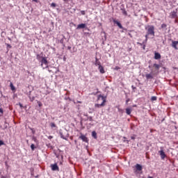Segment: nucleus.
Masks as SVG:
<instances>
[{
  "mask_svg": "<svg viewBox=\"0 0 178 178\" xmlns=\"http://www.w3.org/2000/svg\"><path fill=\"white\" fill-rule=\"evenodd\" d=\"M97 101H102L101 104H95V108H101L105 106V102H106V97H104L102 95H99L97 97Z\"/></svg>",
  "mask_w": 178,
  "mask_h": 178,
  "instance_id": "obj_1",
  "label": "nucleus"
},
{
  "mask_svg": "<svg viewBox=\"0 0 178 178\" xmlns=\"http://www.w3.org/2000/svg\"><path fill=\"white\" fill-rule=\"evenodd\" d=\"M145 30L147 31V35H152V37H155V26L153 25H149L145 27Z\"/></svg>",
  "mask_w": 178,
  "mask_h": 178,
  "instance_id": "obj_2",
  "label": "nucleus"
},
{
  "mask_svg": "<svg viewBox=\"0 0 178 178\" xmlns=\"http://www.w3.org/2000/svg\"><path fill=\"white\" fill-rule=\"evenodd\" d=\"M40 62V66L42 67V69H48V64L49 63L48 62V60H47V57H42Z\"/></svg>",
  "mask_w": 178,
  "mask_h": 178,
  "instance_id": "obj_3",
  "label": "nucleus"
},
{
  "mask_svg": "<svg viewBox=\"0 0 178 178\" xmlns=\"http://www.w3.org/2000/svg\"><path fill=\"white\" fill-rule=\"evenodd\" d=\"M120 9L124 16H127V11H126V8H124V4H122L120 7Z\"/></svg>",
  "mask_w": 178,
  "mask_h": 178,
  "instance_id": "obj_4",
  "label": "nucleus"
},
{
  "mask_svg": "<svg viewBox=\"0 0 178 178\" xmlns=\"http://www.w3.org/2000/svg\"><path fill=\"white\" fill-rule=\"evenodd\" d=\"M79 139L82 140V141H83V143H88V138H87L85 135H83V134H81V136H79Z\"/></svg>",
  "mask_w": 178,
  "mask_h": 178,
  "instance_id": "obj_5",
  "label": "nucleus"
},
{
  "mask_svg": "<svg viewBox=\"0 0 178 178\" xmlns=\"http://www.w3.org/2000/svg\"><path fill=\"white\" fill-rule=\"evenodd\" d=\"M159 154L161 159H165V158H166V154H165V152H163V149H162V147L161 148V150L159 151Z\"/></svg>",
  "mask_w": 178,
  "mask_h": 178,
  "instance_id": "obj_6",
  "label": "nucleus"
},
{
  "mask_svg": "<svg viewBox=\"0 0 178 178\" xmlns=\"http://www.w3.org/2000/svg\"><path fill=\"white\" fill-rule=\"evenodd\" d=\"M113 23H114V24H116L118 26V27H119V29H123V26L119 21H118L116 19H113Z\"/></svg>",
  "mask_w": 178,
  "mask_h": 178,
  "instance_id": "obj_7",
  "label": "nucleus"
},
{
  "mask_svg": "<svg viewBox=\"0 0 178 178\" xmlns=\"http://www.w3.org/2000/svg\"><path fill=\"white\" fill-rule=\"evenodd\" d=\"M51 170H59V167L58 166V164L54 163L51 165Z\"/></svg>",
  "mask_w": 178,
  "mask_h": 178,
  "instance_id": "obj_8",
  "label": "nucleus"
},
{
  "mask_svg": "<svg viewBox=\"0 0 178 178\" xmlns=\"http://www.w3.org/2000/svg\"><path fill=\"white\" fill-rule=\"evenodd\" d=\"M87 25L86 24H80L77 26L76 30H81V29H86Z\"/></svg>",
  "mask_w": 178,
  "mask_h": 178,
  "instance_id": "obj_9",
  "label": "nucleus"
},
{
  "mask_svg": "<svg viewBox=\"0 0 178 178\" xmlns=\"http://www.w3.org/2000/svg\"><path fill=\"white\" fill-rule=\"evenodd\" d=\"M161 54H159V52L154 53V59H156V60L161 59Z\"/></svg>",
  "mask_w": 178,
  "mask_h": 178,
  "instance_id": "obj_10",
  "label": "nucleus"
},
{
  "mask_svg": "<svg viewBox=\"0 0 178 178\" xmlns=\"http://www.w3.org/2000/svg\"><path fill=\"white\" fill-rule=\"evenodd\" d=\"M177 42L175 40H172V44H171V47H172V48H175V49H178V47H177Z\"/></svg>",
  "mask_w": 178,
  "mask_h": 178,
  "instance_id": "obj_11",
  "label": "nucleus"
},
{
  "mask_svg": "<svg viewBox=\"0 0 178 178\" xmlns=\"http://www.w3.org/2000/svg\"><path fill=\"white\" fill-rule=\"evenodd\" d=\"M136 168L137 170H138V172H141V170H143V165L140 164H136Z\"/></svg>",
  "mask_w": 178,
  "mask_h": 178,
  "instance_id": "obj_12",
  "label": "nucleus"
},
{
  "mask_svg": "<svg viewBox=\"0 0 178 178\" xmlns=\"http://www.w3.org/2000/svg\"><path fill=\"white\" fill-rule=\"evenodd\" d=\"M145 77H146L147 80H150L151 79H154V76H152V73L146 74Z\"/></svg>",
  "mask_w": 178,
  "mask_h": 178,
  "instance_id": "obj_13",
  "label": "nucleus"
},
{
  "mask_svg": "<svg viewBox=\"0 0 178 178\" xmlns=\"http://www.w3.org/2000/svg\"><path fill=\"white\" fill-rule=\"evenodd\" d=\"M99 70V72L102 74H104V73H105V70L104 69V67H102V65H99V67H98Z\"/></svg>",
  "mask_w": 178,
  "mask_h": 178,
  "instance_id": "obj_14",
  "label": "nucleus"
},
{
  "mask_svg": "<svg viewBox=\"0 0 178 178\" xmlns=\"http://www.w3.org/2000/svg\"><path fill=\"white\" fill-rule=\"evenodd\" d=\"M176 11H172L171 13H170V17L172 19H175L176 18V17L177 16V14H176Z\"/></svg>",
  "mask_w": 178,
  "mask_h": 178,
  "instance_id": "obj_15",
  "label": "nucleus"
},
{
  "mask_svg": "<svg viewBox=\"0 0 178 178\" xmlns=\"http://www.w3.org/2000/svg\"><path fill=\"white\" fill-rule=\"evenodd\" d=\"M95 66H101V62H99V60L96 57L95 58Z\"/></svg>",
  "mask_w": 178,
  "mask_h": 178,
  "instance_id": "obj_16",
  "label": "nucleus"
},
{
  "mask_svg": "<svg viewBox=\"0 0 178 178\" xmlns=\"http://www.w3.org/2000/svg\"><path fill=\"white\" fill-rule=\"evenodd\" d=\"M92 137H93L95 140H97V138H98V136H97V132L95 131H92Z\"/></svg>",
  "mask_w": 178,
  "mask_h": 178,
  "instance_id": "obj_17",
  "label": "nucleus"
},
{
  "mask_svg": "<svg viewBox=\"0 0 178 178\" xmlns=\"http://www.w3.org/2000/svg\"><path fill=\"white\" fill-rule=\"evenodd\" d=\"M126 113H127V115H131V108H126Z\"/></svg>",
  "mask_w": 178,
  "mask_h": 178,
  "instance_id": "obj_18",
  "label": "nucleus"
},
{
  "mask_svg": "<svg viewBox=\"0 0 178 178\" xmlns=\"http://www.w3.org/2000/svg\"><path fill=\"white\" fill-rule=\"evenodd\" d=\"M65 36H63V38L60 40V44H62L63 47H65Z\"/></svg>",
  "mask_w": 178,
  "mask_h": 178,
  "instance_id": "obj_19",
  "label": "nucleus"
},
{
  "mask_svg": "<svg viewBox=\"0 0 178 178\" xmlns=\"http://www.w3.org/2000/svg\"><path fill=\"white\" fill-rule=\"evenodd\" d=\"M42 58H44V57L40 55V54H37V56H36V59H37L39 62H40V60L42 59Z\"/></svg>",
  "mask_w": 178,
  "mask_h": 178,
  "instance_id": "obj_20",
  "label": "nucleus"
},
{
  "mask_svg": "<svg viewBox=\"0 0 178 178\" xmlns=\"http://www.w3.org/2000/svg\"><path fill=\"white\" fill-rule=\"evenodd\" d=\"M10 87L12 91H15V90H16V88L15 87V86H13V83L12 82H10Z\"/></svg>",
  "mask_w": 178,
  "mask_h": 178,
  "instance_id": "obj_21",
  "label": "nucleus"
},
{
  "mask_svg": "<svg viewBox=\"0 0 178 178\" xmlns=\"http://www.w3.org/2000/svg\"><path fill=\"white\" fill-rule=\"evenodd\" d=\"M153 67H155V69H156V70H159V67H161V65H159V64H154Z\"/></svg>",
  "mask_w": 178,
  "mask_h": 178,
  "instance_id": "obj_22",
  "label": "nucleus"
},
{
  "mask_svg": "<svg viewBox=\"0 0 178 178\" xmlns=\"http://www.w3.org/2000/svg\"><path fill=\"white\" fill-rule=\"evenodd\" d=\"M50 127H51V129H55V128H56V124H55V122H51V123H50Z\"/></svg>",
  "mask_w": 178,
  "mask_h": 178,
  "instance_id": "obj_23",
  "label": "nucleus"
},
{
  "mask_svg": "<svg viewBox=\"0 0 178 178\" xmlns=\"http://www.w3.org/2000/svg\"><path fill=\"white\" fill-rule=\"evenodd\" d=\"M60 138H63V140H67V138L63 136V133H62L61 131H60Z\"/></svg>",
  "mask_w": 178,
  "mask_h": 178,
  "instance_id": "obj_24",
  "label": "nucleus"
},
{
  "mask_svg": "<svg viewBox=\"0 0 178 178\" xmlns=\"http://www.w3.org/2000/svg\"><path fill=\"white\" fill-rule=\"evenodd\" d=\"M9 126V123H8L6 121L4 122V130L8 129Z\"/></svg>",
  "mask_w": 178,
  "mask_h": 178,
  "instance_id": "obj_25",
  "label": "nucleus"
},
{
  "mask_svg": "<svg viewBox=\"0 0 178 178\" xmlns=\"http://www.w3.org/2000/svg\"><path fill=\"white\" fill-rule=\"evenodd\" d=\"M29 99H30L31 102H33V101H34L35 99V97L34 96H33V97L29 96Z\"/></svg>",
  "mask_w": 178,
  "mask_h": 178,
  "instance_id": "obj_26",
  "label": "nucleus"
},
{
  "mask_svg": "<svg viewBox=\"0 0 178 178\" xmlns=\"http://www.w3.org/2000/svg\"><path fill=\"white\" fill-rule=\"evenodd\" d=\"M156 99H158V97H156V96H152L151 97V101H156Z\"/></svg>",
  "mask_w": 178,
  "mask_h": 178,
  "instance_id": "obj_27",
  "label": "nucleus"
},
{
  "mask_svg": "<svg viewBox=\"0 0 178 178\" xmlns=\"http://www.w3.org/2000/svg\"><path fill=\"white\" fill-rule=\"evenodd\" d=\"M167 25L165 24H161V29L163 30H166Z\"/></svg>",
  "mask_w": 178,
  "mask_h": 178,
  "instance_id": "obj_28",
  "label": "nucleus"
},
{
  "mask_svg": "<svg viewBox=\"0 0 178 178\" xmlns=\"http://www.w3.org/2000/svg\"><path fill=\"white\" fill-rule=\"evenodd\" d=\"M31 149L32 151H34V149H35V146L34 145V144L31 145Z\"/></svg>",
  "mask_w": 178,
  "mask_h": 178,
  "instance_id": "obj_29",
  "label": "nucleus"
},
{
  "mask_svg": "<svg viewBox=\"0 0 178 178\" xmlns=\"http://www.w3.org/2000/svg\"><path fill=\"white\" fill-rule=\"evenodd\" d=\"M32 140H33V141H34L35 143H37V137H35V136H32Z\"/></svg>",
  "mask_w": 178,
  "mask_h": 178,
  "instance_id": "obj_30",
  "label": "nucleus"
},
{
  "mask_svg": "<svg viewBox=\"0 0 178 178\" xmlns=\"http://www.w3.org/2000/svg\"><path fill=\"white\" fill-rule=\"evenodd\" d=\"M51 8H56V3H51Z\"/></svg>",
  "mask_w": 178,
  "mask_h": 178,
  "instance_id": "obj_31",
  "label": "nucleus"
},
{
  "mask_svg": "<svg viewBox=\"0 0 178 178\" xmlns=\"http://www.w3.org/2000/svg\"><path fill=\"white\" fill-rule=\"evenodd\" d=\"M6 45L7 48L9 49H10V48H12V46L8 43H6Z\"/></svg>",
  "mask_w": 178,
  "mask_h": 178,
  "instance_id": "obj_32",
  "label": "nucleus"
},
{
  "mask_svg": "<svg viewBox=\"0 0 178 178\" xmlns=\"http://www.w3.org/2000/svg\"><path fill=\"white\" fill-rule=\"evenodd\" d=\"M38 104L40 108H41V106H42V103H41V102H40V101H38Z\"/></svg>",
  "mask_w": 178,
  "mask_h": 178,
  "instance_id": "obj_33",
  "label": "nucleus"
},
{
  "mask_svg": "<svg viewBox=\"0 0 178 178\" xmlns=\"http://www.w3.org/2000/svg\"><path fill=\"white\" fill-rule=\"evenodd\" d=\"M88 120H89V122H92V117H91V116H89V117H88Z\"/></svg>",
  "mask_w": 178,
  "mask_h": 178,
  "instance_id": "obj_34",
  "label": "nucleus"
},
{
  "mask_svg": "<svg viewBox=\"0 0 178 178\" xmlns=\"http://www.w3.org/2000/svg\"><path fill=\"white\" fill-rule=\"evenodd\" d=\"M2 145H5V143L3 142V140H0V147Z\"/></svg>",
  "mask_w": 178,
  "mask_h": 178,
  "instance_id": "obj_35",
  "label": "nucleus"
},
{
  "mask_svg": "<svg viewBox=\"0 0 178 178\" xmlns=\"http://www.w3.org/2000/svg\"><path fill=\"white\" fill-rule=\"evenodd\" d=\"M31 130L32 131V134H35V130H34V129L31 128Z\"/></svg>",
  "mask_w": 178,
  "mask_h": 178,
  "instance_id": "obj_36",
  "label": "nucleus"
},
{
  "mask_svg": "<svg viewBox=\"0 0 178 178\" xmlns=\"http://www.w3.org/2000/svg\"><path fill=\"white\" fill-rule=\"evenodd\" d=\"M0 113L3 115V109L2 108H0Z\"/></svg>",
  "mask_w": 178,
  "mask_h": 178,
  "instance_id": "obj_37",
  "label": "nucleus"
},
{
  "mask_svg": "<svg viewBox=\"0 0 178 178\" xmlns=\"http://www.w3.org/2000/svg\"><path fill=\"white\" fill-rule=\"evenodd\" d=\"M149 35H148V33H146V35H145L146 41H147V40H148V36Z\"/></svg>",
  "mask_w": 178,
  "mask_h": 178,
  "instance_id": "obj_38",
  "label": "nucleus"
},
{
  "mask_svg": "<svg viewBox=\"0 0 178 178\" xmlns=\"http://www.w3.org/2000/svg\"><path fill=\"white\" fill-rule=\"evenodd\" d=\"M81 15H86V11L81 10Z\"/></svg>",
  "mask_w": 178,
  "mask_h": 178,
  "instance_id": "obj_39",
  "label": "nucleus"
},
{
  "mask_svg": "<svg viewBox=\"0 0 178 178\" xmlns=\"http://www.w3.org/2000/svg\"><path fill=\"white\" fill-rule=\"evenodd\" d=\"M48 138H49V140H52V138H54V136H49L48 137Z\"/></svg>",
  "mask_w": 178,
  "mask_h": 178,
  "instance_id": "obj_40",
  "label": "nucleus"
},
{
  "mask_svg": "<svg viewBox=\"0 0 178 178\" xmlns=\"http://www.w3.org/2000/svg\"><path fill=\"white\" fill-rule=\"evenodd\" d=\"M131 88H132V90H136V88H136V86H131Z\"/></svg>",
  "mask_w": 178,
  "mask_h": 178,
  "instance_id": "obj_41",
  "label": "nucleus"
},
{
  "mask_svg": "<svg viewBox=\"0 0 178 178\" xmlns=\"http://www.w3.org/2000/svg\"><path fill=\"white\" fill-rule=\"evenodd\" d=\"M19 106L20 108H23V104H22L21 103H19Z\"/></svg>",
  "mask_w": 178,
  "mask_h": 178,
  "instance_id": "obj_42",
  "label": "nucleus"
},
{
  "mask_svg": "<svg viewBox=\"0 0 178 178\" xmlns=\"http://www.w3.org/2000/svg\"><path fill=\"white\" fill-rule=\"evenodd\" d=\"M129 102H130V99H127L126 100V104L129 103Z\"/></svg>",
  "mask_w": 178,
  "mask_h": 178,
  "instance_id": "obj_43",
  "label": "nucleus"
},
{
  "mask_svg": "<svg viewBox=\"0 0 178 178\" xmlns=\"http://www.w3.org/2000/svg\"><path fill=\"white\" fill-rule=\"evenodd\" d=\"M67 49L71 50V49H72V47L68 46V47H67Z\"/></svg>",
  "mask_w": 178,
  "mask_h": 178,
  "instance_id": "obj_44",
  "label": "nucleus"
},
{
  "mask_svg": "<svg viewBox=\"0 0 178 178\" xmlns=\"http://www.w3.org/2000/svg\"><path fill=\"white\" fill-rule=\"evenodd\" d=\"M91 110L94 111V109L90 108V111H89V113H92V111H91Z\"/></svg>",
  "mask_w": 178,
  "mask_h": 178,
  "instance_id": "obj_45",
  "label": "nucleus"
},
{
  "mask_svg": "<svg viewBox=\"0 0 178 178\" xmlns=\"http://www.w3.org/2000/svg\"><path fill=\"white\" fill-rule=\"evenodd\" d=\"M33 2H38V0H33Z\"/></svg>",
  "mask_w": 178,
  "mask_h": 178,
  "instance_id": "obj_46",
  "label": "nucleus"
},
{
  "mask_svg": "<svg viewBox=\"0 0 178 178\" xmlns=\"http://www.w3.org/2000/svg\"><path fill=\"white\" fill-rule=\"evenodd\" d=\"M131 140H134V137L132 136V137H131Z\"/></svg>",
  "mask_w": 178,
  "mask_h": 178,
  "instance_id": "obj_47",
  "label": "nucleus"
},
{
  "mask_svg": "<svg viewBox=\"0 0 178 178\" xmlns=\"http://www.w3.org/2000/svg\"><path fill=\"white\" fill-rule=\"evenodd\" d=\"M78 104H81V102H78Z\"/></svg>",
  "mask_w": 178,
  "mask_h": 178,
  "instance_id": "obj_48",
  "label": "nucleus"
},
{
  "mask_svg": "<svg viewBox=\"0 0 178 178\" xmlns=\"http://www.w3.org/2000/svg\"><path fill=\"white\" fill-rule=\"evenodd\" d=\"M124 142L129 143V141H128V140H124Z\"/></svg>",
  "mask_w": 178,
  "mask_h": 178,
  "instance_id": "obj_49",
  "label": "nucleus"
},
{
  "mask_svg": "<svg viewBox=\"0 0 178 178\" xmlns=\"http://www.w3.org/2000/svg\"><path fill=\"white\" fill-rule=\"evenodd\" d=\"M63 59H64V60H65L66 58L64 57Z\"/></svg>",
  "mask_w": 178,
  "mask_h": 178,
  "instance_id": "obj_50",
  "label": "nucleus"
},
{
  "mask_svg": "<svg viewBox=\"0 0 178 178\" xmlns=\"http://www.w3.org/2000/svg\"><path fill=\"white\" fill-rule=\"evenodd\" d=\"M64 1V2H66V1H67V0H63Z\"/></svg>",
  "mask_w": 178,
  "mask_h": 178,
  "instance_id": "obj_51",
  "label": "nucleus"
},
{
  "mask_svg": "<svg viewBox=\"0 0 178 178\" xmlns=\"http://www.w3.org/2000/svg\"><path fill=\"white\" fill-rule=\"evenodd\" d=\"M176 42H177V44H178V40H177V41H176Z\"/></svg>",
  "mask_w": 178,
  "mask_h": 178,
  "instance_id": "obj_52",
  "label": "nucleus"
},
{
  "mask_svg": "<svg viewBox=\"0 0 178 178\" xmlns=\"http://www.w3.org/2000/svg\"><path fill=\"white\" fill-rule=\"evenodd\" d=\"M8 40H10V38H8Z\"/></svg>",
  "mask_w": 178,
  "mask_h": 178,
  "instance_id": "obj_53",
  "label": "nucleus"
},
{
  "mask_svg": "<svg viewBox=\"0 0 178 178\" xmlns=\"http://www.w3.org/2000/svg\"><path fill=\"white\" fill-rule=\"evenodd\" d=\"M104 34H106L105 32H104Z\"/></svg>",
  "mask_w": 178,
  "mask_h": 178,
  "instance_id": "obj_54",
  "label": "nucleus"
}]
</instances>
